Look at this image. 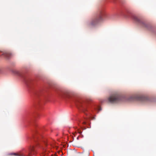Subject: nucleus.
<instances>
[{
  "mask_svg": "<svg viewBox=\"0 0 156 156\" xmlns=\"http://www.w3.org/2000/svg\"><path fill=\"white\" fill-rule=\"evenodd\" d=\"M103 13L100 12L99 14L96 17L91 19L90 22L88 24V26L90 27L96 26L102 20Z\"/></svg>",
  "mask_w": 156,
  "mask_h": 156,
  "instance_id": "obj_1",
  "label": "nucleus"
},
{
  "mask_svg": "<svg viewBox=\"0 0 156 156\" xmlns=\"http://www.w3.org/2000/svg\"><path fill=\"white\" fill-rule=\"evenodd\" d=\"M122 97L118 94H114L111 95L108 98L109 101L111 103H115L122 100Z\"/></svg>",
  "mask_w": 156,
  "mask_h": 156,
  "instance_id": "obj_2",
  "label": "nucleus"
},
{
  "mask_svg": "<svg viewBox=\"0 0 156 156\" xmlns=\"http://www.w3.org/2000/svg\"><path fill=\"white\" fill-rule=\"evenodd\" d=\"M132 18L135 21L141 24L143 27L148 28V27L149 26V25L148 24L141 20L140 19H139L137 16H133Z\"/></svg>",
  "mask_w": 156,
  "mask_h": 156,
  "instance_id": "obj_3",
  "label": "nucleus"
},
{
  "mask_svg": "<svg viewBox=\"0 0 156 156\" xmlns=\"http://www.w3.org/2000/svg\"><path fill=\"white\" fill-rule=\"evenodd\" d=\"M10 71H11V72L13 75H17L19 76L21 75V74L20 72L16 69H13L10 70Z\"/></svg>",
  "mask_w": 156,
  "mask_h": 156,
  "instance_id": "obj_4",
  "label": "nucleus"
},
{
  "mask_svg": "<svg viewBox=\"0 0 156 156\" xmlns=\"http://www.w3.org/2000/svg\"><path fill=\"white\" fill-rule=\"evenodd\" d=\"M76 104L78 108H79L80 107H82L83 108V110H85V107L83 106L82 102L81 101H78L76 102Z\"/></svg>",
  "mask_w": 156,
  "mask_h": 156,
  "instance_id": "obj_5",
  "label": "nucleus"
},
{
  "mask_svg": "<svg viewBox=\"0 0 156 156\" xmlns=\"http://www.w3.org/2000/svg\"><path fill=\"white\" fill-rule=\"evenodd\" d=\"M2 55L5 59H9V53L5 52L3 53Z\"/></svg>",
  "mask_w": 156,
  "mask_h": 156,
  "instance_id": "obj_6",
  "label": "nucleus"
},
{
  "mask_svg": "<svg viewBox=\"0 0 156 156\" xmlns=\"http://www.w3.org/2000/svg\"><path fill=\"white\" fill-rule=\"evenodd\" d=\"M10 155H14V156H23L22 155H20L16 153H10Z\"/></svg>",
  "mask_w": 156,
  "mask_h": 156,
  "instance_id": "obj_7",
  "label": "nucleus"
},
{
  "mask_svg": "<svg viewBox=\"0 0 156 156\" xmlns=\"http://www.w3.org/2000/svg\"><path fill=\"white\" fill-rule=\"evenodd\" d=\"M61 96L62 97H65V96H64V95H61Z\"/></svg>",
  "mask_w": 156,
  "mask_h": 156,
  "instance_id": "obj_8",
  "label": "nucleus"
},
{
  "mask_svg": "<svg viewBox=\"0 0 156 156\" xmlns=\"http://www.w3.org/2000/svg\"><path fill=\"white\" fill-rule=\"evenodd\" d=\"M83 123L84 124H86V122H83Z\"/></svg>",
  "mask_w": 156,
  "mask_h": 156,
  "instance_id": "obj_9",
  "label": "nucleus"
},
{
  "mask_svg": "<svg viewBox=\"0 0 156 156\" xmlns=\"http://www.w3.org/2000/svg\"><path fill=\"white\" fill-rule=\"evenodd\" d=\"M93 119H95V118L94 117H93Z\"/></svg>",
  "mask_w": 156,
  "mask_h": 156,
  "instance_id": "obj_10",
  "label": "nucleus"
}]
</instances>
